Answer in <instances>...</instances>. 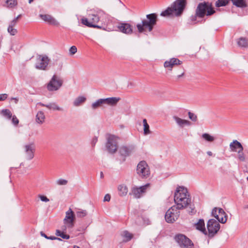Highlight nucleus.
Wrapping results in <instances>:
<instances>
[{"mask_svg": "<svg viewBox=\"0 0 248 248\" xmlns=\"http://www.w3.org/2000/svg\"><path fill=\"white\" fill-rule=\"evenodd\" d=\"M216 13L212 4L208 1H203L198 4L196 10L195 14L191 16V20L195 21L197 18H202L205 16H211Z\"/></svg>", "mask_w": 248, "mask_h": 248, "instance_id": "1", "label": "nucleus"}, {"mask_svg": "<svg viewBox=\"0 0 248 248\" xmlns=\"http://www.w3.org/2000/svg\"><path fill=\"white\" fill-rule=\"evenodd\" d=\"M186 0H176L165 10L162 11L160 16L164 17L174 16H181L186 5Z\"/></svg>", "mask_w": 248, "mask_h": 248, "instance_id": "2", "label": "nucleus"}, {"mask_svg": "<svg viewBox=\"0 0 248 248\" xmlns=\"http://www.w3.org/2000/svg\"><path fill=\"white\" fill-rule=\"evenodd\" d=\"M158 16L156 13H152L146 16V18L141 20V23L137 24L136 27L139 33L148 31L151 32L157 24Z\"/></svg>", "mask_w": 248, "mask_h": 248, "instance_id": "3", "label": "nucleus"}, {"mask_svg": "<svg viewBox=\"0 0 248 248\" xmlns=\"http://www.w3.org/2000/svg\"><path fill=\"white\" fill-rule=\"evenodd\" d=\"M183 200L186 201V204L189 203L191 201L187 189L183 186H179L177 188L174 196V201L178 209H184L181 202Z\"/></svg>", "mask_w": 248, "mask_h": 248, "instance_id": "4", "label": "nucleus"}, {"mask_svg": "<svg viewBox=\"0 0 248 248\" xmlns=\"http://www.w3.org/2000/svg\"><path fill=\"white\" fill-rule=\"evenodd\" d=\"M174 240L181 248H194L192 241L183 234H178L174 236Z\"/></svg>", "mask_w": 248, "mask_h": 248, "instance_id": "5", "label": "nucleus"}, {"mask_svg": "<svg viewBox=\"0 0 248 248\" xmlns=\"http://www.w3.org/2000/svg\"><path fill=\"white\" fill-rule=\"evenodd\" d=\"M103 15V13L100 12H97L96 14H89L88 17L91 24H93L94 26H92V28H97L106 30V26L105 24L100 23L101 20V16Z\"/></svg>", "mask_w": 248, "mask_h": 248, "instance_id": "6", "label": "nucleus"}, {"mask_svg": "<svg viewBox=\"0 0 248 248\" xmlns=\"http://www.w3.org/2000/svg\"><path fill=\"white\" fill-rule=\"evenodd\" d=\"M178 210L177 206L173 205L166 212L165 218L168 223H173L178 219L180 216Z\"/></svg>", "mask_w": 248, "mask_h": 248, "instance_id": "7", "label": "nucleus"}, {"mask_svg": "<svg viewBox=\"0 0 248 248\" xmlns=\"http://www.w3.org/2000/svg\"><path fill=\"white\" fill-rule=\"evenodd\" d=\"M136 171L139 176L145 178L150 175V170L148 164L145 161H140L137 165Z\"/></svg>", "mask_w": 248, "mask_h": 248, "instance_id": "8", "label": "nucleus"}, {"mask_svg": "<svg viewBox=\"0 0 248 248\" xmlns=\"http://www.w3.org/2000/svg\"><path fill=\"white\" fill-rule=\"evenodd\" d=\"M63 83V80L60 77L54 75L47 84V88L49 91H57L60 88Z\"/></svg>", "mask_w": 248, "mask_h": 248, "instance_id": "9", "label": "nucleus"}, {"mask_svg": "<svg viewBox=\"0 0 248 248\" xmlns=\"http://www.w3.org/2000/svg\"><path fill=\"white\" fill-rule=\"evenodd\" d=\"M207 227L208 232V236L212 238L214 236L220 228L218 222L214 219H210L207 224Z\"/></svg>", "mask_w": 248, "mask_h": 248, "instance_id": "10", "label": "nucleus"}, {"mask_svg": "<svg viewBox=\"0 0 248 248\" xmlns=\"http://www.w3.org/2000/svg\"><path fill=\"white\" fill-rule=\"evenodd\" d=\"M106 146L109 153H115L118 148V142L116 137L114 135H109L107 139Z\"/></svg>", "mask_w": 248, "mask_h": 248, "instance_id": "11", "label": "nucleus"}, {"mask_svg": "<svg viewBox=\"0 0 248 248\" xmlns=\"http://www.w3.org/2000/svg\"><path fill=\"white\" fill-rule=\"evenodd\" d=\"M49 59L46 55H39L37 57L35 68L37 69L45 70L49 62Z\"/></svg>", "mask_w": 248, "mask_h": 248, "instance_id": "12", "label": "nucleus"}, {"mask_svg": "<svg viewBox=\"0 0 248 248\" xmlns=\"http://www.w3.org/2000/svg\"><path fill=\"white\" fill-rule=\"evenodd\" d=\"M75 219V215L71 208L66 212V216L63 220L64 223L67 225L69 228H72L74 226V220Z\"/></svg>", "mask_w": 248, "mask_h": 248, "instance_id": "13", "label": "nucleus"}, {"mask_svg": "<svg viewBox=\"0 0 248 248\" xmlns=\"http://www.w3.org/2000/svg\"><path fill=\"white\" fill-rule=\"evenodd\" d=\"M24 151L26 155L27 159H32L34 157V153L35 151V147L33 143L24 145Z\"/></svg>", "mask_w": 248, "mask_h": 248, "instance_id": "14", "label": "nucleus"}, {"mask_svg": "<svg viewBox=\"0 0 248 248\" xmlns=\"http://www.w3.org/2000/svg\"><path fill=\"white\" fill-rule=\"evenodd\" d=\"M118 29L119 31L126 34H131L133 33L132 25L127 23H119L118 26Z\"/></svg>", "mask_w": 248, "mask_h": 248, "instance_id": "15", "label": "nucleus"}, {"mask_svg": "<svg viewBox=\"0 0 248 248\" xmlns=\"http://www.w3.org/2000/svg\"><path fill=\"white\" fill-rule=\"evenodd\" d=\"M182 62L177 58H172L169 60L166 61L164 63V66L168 68L170 70H171L173 66L175 65H181Z\"/></svg>", "mask_w": 248, "mask_h": 248, "instance_id": "16", "label": "nucleus"}, {"mask_svg": "<svg viewBox=\"0 0 248 248\" xmlns=\"http://www.w3.org/2000/svg\"><path fill=\"white\" fill-rule=\"evenodd\" d=\"M148 186V185H145L140 187H133L130 194H133L136 198H140V195L145 192Z\"/></svg>", "mask_w": 248, "mask_h": 248, "instance_id": "17", "label": "nucleus"}, {"mask_svg": "<svg viewBox=\"0 0 248 248\" xmlns=\"http://www.w3.org/2000/svg\"><path fill=\"white\" fill-rule=\"evenodd\" d=\"M37 104L42 107H45L50 110H58L60 111H64L63 108L62 107H59L55 102H51L47 104L39 102Z\"/></svg>", "mask_w": 248, "mask_h": 248, "instance_id": "18", "label": "nucleus"}, {"mask_svg": "<svg viewBox=\"0 0 248 248\" xmlns=\"http://www.w3.org/2000/svg\"><path fill=\"white\" fill-rule=\"evenodd\" d=\"M173 119L175 121L177 124L180 128H183L185 125H190L191 122L188 120L182 119L178 116H173Z\"/></svg>", "mask_w": 248, "mask_h": 248, "instance_id": "19", "label": "nucleus"}, {"mask_svg": "<svg viewBox=\"0 0 248 248\" xmlns=\"http://www.w3.org/2000/svg\"><path fill=\"white\" fill-rule=\"evenodd\" d=\"M40 17L45 22H47L48 23L56 25L58 24L57 21L51 16L49 15H39Z\"/></svg>", "mask_w": 248, "mask_h": 248, "instance_id": "20", "label": "nucleus"}, {"mask_svg": "<svg viewBox=\"0 0 248 248\" xmlns=\"http://www.w3.org/2000/svg\"><path fill=\"white\" fill-rule=\"evenodd\" d=\"M218 213V217H219L217 218L218 221L221 223H226L227 219V215L224 210L221 208H219Z\"/></svg>", "mask_w": 248, "mask_h": 248, "instance_id": "21", "label": "nucleus"}, {"mask_svg": "<svg viewBox=\"0 0 248 248\" xmlns=\"http://www.w3.org/2000/svg\"><path fill=\"white\" fill-rule=\"evenodd\" d=\"M195 226L196 229L202 232L203 234L206 235L207 231H206L205 228V223L203 219H200L199 220V221L195 223Z\"/></svg>", "mask_w": 248, "mask_h": 248, "instance_id": "22", "label": "nucleus"}, {"mask_svg": "<svg viewBox=\"0 0 248 248\" xmlns=\"http://www.w3.org/2000/svg\"><path fill=\"white\" fill-rule=\"evenodd\" d=\"M132 151V148H130L127 146H122L119 149V152L121 156L125 157L130 155Z\"/></svg>", "mask_w": 248, "mask_h": 248, "instance_id": "23", "label": "nucleus"}, {"mask_svg": "<svg viewBox=\"0 0 248 248\" xmlns=\"http://www.w3.org/2000/svg\"><path fill=\"white\" fill-rule=\"evenodd\" d=\"M105 104H107L109 106H115L120 100V98L112 97L107 98H104Z\"/></svg>", "mask_w": 248, "mask_h": 248, "instance_id": "24", "label": "nucleus"}, {"mask_svg": "<svg viewBox=\"0 0 248 248\" xmlns=\"http://www.w3.org/2000/svg\"><path fill=\"white\" fill-rule=\"evenodd\" d=\"M181 202L182 205H183L184 208H187V211L188 213L195 214L196 212V211L195 209L194 205L191 203V202H190L188 204H186V201L183 200V202Z\"/></svg>", "mask_w": 248, "mask_h": 248, "instance_id": "25", "label": "nucleus"}, {"mask_svg": "<svg viewBox=\"0 0 248 248\" xmlns=\"http://www.w3.org/2000/svg\"><path fill=\"white\" fill-rule=\"evenodd\" d=\"M233 4L237 7L245 8L247 6V4L245 0H230Z\"/></svg>", "mask_w": 248, "mask_h": 248, "instance_id": "26", "label": "nucleus"}, {"mask_svg": "<svg viewBox=\"0 0 248 248\" xmlns=\"http://www.w3.org/2000/svg\"><path fill=\"white\" fill-rule=\"evenodd\" d=\"M45 119V115L42 111H39L36 116V122L39 124H42Z\"/></svg>", "mask_w": 248, "mask_h": 248, "instance_id": "27", "label": "nucleus"}, {"mask_svg": "<svg viewBox=\"0 0 248 248\" xmlns=\"http://www.w3.org/2000/svg\"><path fill=\"white\" fill-rule=\"evenodd\" d=\"M121 236L124 238V239L123 240V241L124 242H127L131 240L133 236V234L131 233H130L127 231H123L121 234Z\"/></svg>", "mask_w": 248, "mask_h": 248, "instance_id": "28", "label": "nucleus"}, {"mask_svg": "<svg viewBox=\"0 0 248 248\" xmlns=\"http://www.w3.org/2000/svg\"><path fill=\"white\" fill-rule=\"evenodd\" d=\"M86 100V98L85 97L83 96H78L73 102V105L75 107H78L84 103Z\"/></svg>", "mask_w": 248, "mask_h": 248, "instance_id": "29", "label": "nucleus"}, {"mask_svg": "<svg viewBox=\"0 0 248 248\" xmlns=\"http://www.w3.org/2000/svg\"><path fill=\"white\" fill-rule=\"evenodd\" d=\"M118 189L119 191V194L121 196H125L128 192V188L124 185L119 186Z\"/></svg>", "mask_w": 248, "mask_h": 248, "instance_id": "30", "label": "nucleus"}, {"mask_svg": "<svg viewBox=\"0 0 248 248\" xmlns=\"http://www.w3.org/2000/svg\"><path fill=\"white\" fill-rule=\"evenodd\" d=\"M104 104H105L104 98L99 99L92 104V108L93 109H95Z\"/></svg>", "mask_w": 248, "mask_h": 248, "instance_id": "31", "label": "nucleus"}, {"mask_svg": "<svg viewBox=\"0 0 248 248\" xmlns=\"http://www.w3.org/2000/svg\"><path fill=\"white\" fill-rule=\"evenodd\" d=\"M55 234L58 236L61 237L63 239H69L70 238L69 235L66 234L64 230L61 231L59 230H57L56 231Z\"/></svg>", "mask_w": 248, "mask_h": 248, "instance_id": "32", "label": "nucleus"}, {"mask_svg": "<svg viewBox=\"0 0 248 248\" xmlns=\"http://www.w3.org/2000/svg\"><path fill=\"white\" fill-rule=\"evenodd\" d=\"M239 46H248V40L245 37H240L237 42Z\"/></svg>", "mask_w": 248, "mask_h": 248, "instance_id": "33", "label": "nucleus"}, {"mask_svg": "<svg viewBox=\"0 0 248 248\" xmlns=\"http://www.w3.org/2000/svg\"><path fill=\"white\" fill-rule=\"evenodd\" d=\"M230 0H217L215 3V6L217 7L225 6L230 2Z\"/></svg>", "mask_w": 248, "mask_h": 248, "instance_id": "34", "label": "nucleus"}, {"mask_svg": "<svg viewBox=\"0 0 248 248\" xmlns=\"http://www.w3.org/2000/svg\"><path fill=\"white\" fill-rule=\"evenodd\" d=\"M1 114L8 119H10L12 117V113L9 109H3L1 111Z\"/></svg>", "mask_w": 248, "mask_h": 248, "instance_id": "35", "label": "nucleus"}, {"mask_svg": "<svg viewBox=\"0 0 248 248\" xmlns=\"http://www.w3.org/2000/svg\"><path fill=\"white\" fill-rule=\"evenodd\" d=\"M202 138L208 142H213L215 138L208 133H203L202 135Z\"/></svg>", "mask_w": 248, "mask_h": 248, "instance_id": "36", "label": "nucleus"}, {"mask_svg": "<svg viewBox=\"0 0 248 248\" xmlns=\"http://www.w3.org/2000/svg\"><path fill=\"white\" fill-rule=\"evenodd\" d=\"M143 124L144 126V133L145 135L149 134L151 133L149 129V125L147 124V120L144 119L143 120Z\"/></svg>", "mask_w": 248, "mask_h": 248, "instance_id": "37", "label": "nucleus"}, {"mask_svg": "<svg viewBox=\"0 0 248 248\" xmlns=\"http://www.w3.org/2000/svg\"><path fill=\"white\" fill-rule=\"evenodd\" d=\"M81 23L88 27H92L94 26L93 24H91L89 20V17L88 18L83 17L81 19Z\"/></svg>", "mask_w": 248, "mask_h": 248, "instance_id": "38", "label": "nucleus"}, {"mask_svg": "<svg viewBox=\"0 0 248 248\" xmlns=\"http://www.w3.org/2000/svg\"><path fill=\"white\" fill-rule=\"evenodd\" d=\"M5 4L8 8H13L17 4L16 0H6Z\"/></svg>", "mask_w": 248, "mask_h": 248, "instance_id": "39", "label": "nucleus"}, {"mask_svg": "<svg viewBox=\"0 0 248 248\" xmlns=\"http://www.w3.org/2000/svg\"><path fill=\"white\" fill-rule=\"evenodd\" d=\"M76 215L78 217H83L87 215V212L85 210H79L76 212Z\"/></svg>", "mask_w": 248, "mask_h": 248, "instance_id": "40", "label": "nucleus"}, {"mask_svg": "<svg viewBox=\"0 0 248 248\" xmlns=\"http://www.w3.org/2000/svg\"><path fill=\"white\" fill-rule=\"evenodd\" d=\"M40 234H41V235L42 236H43V237H45L47 239H50V240H59V241H62V240L60 238L57 237H55V236H49V237H47V235L45 233H44L43 232H40Z\"/></svg>", "mask_w": 248, "mask_h": 248, "instance_id": "41", "label": "nucleus"}, {"mask_svg": "<svg viewBox=\"0 0 248 248\" xmlns=\"http://www.w3.org/2000/svg\"><path fill=\"white\" fill-rule=\"evenodd\" d=\"M188 115L189 118L192 122H196L197 121V120H198L197 116L195 113L191 112L190 111H189L188 112Z\"/></svg>", "mask_w": 248, "mask_h": 248, "instance_id": "42", "label": "nucleus"}, {"mask_svg": "<svg viewBox=\"0 0 248 248\" xmlns=\"http://www.w3.org/2000/svg\"><path fill=\"white\" fill-rule=\"evenodd\" d=\"M7 31L11 35H15L17 33V30L14 27H8Z\"/></svg>", "mask_w": 248, "mask_h": 248, "instance_id": "43", "label": "nucleus"}, {"mask_svg": "<svg viewBox=\"0 0 248 248\" xmlns=\"http://www.w3.org/2000/svg\"><path fill=\"white\" fill-rule=\"evenodd\" d=\"M234 143H235V145L237 146V148H239V150L238 151V153H240L243 152L244 148L241 143L238 141L237 140H234Z\"/></svg>", "mask_w": 248, "mask_h": 248, "instance_id": "44", "label": "nucleus"}, {"mask_svg": "<svg viewBox=\"0 0 248 248\" xmlns=\"http://www.w3.org/2000/svg\"><path fill=\"white\" fill-rule=\"evenodd\" d=\"M238 153V158L239 160L240 161L244 162L245 161L246 158H245V155H244L243 152H242Z\"/></svg>", "mask_w": 248, "mask_h": 248, "instance_id": "45", "label": "nucleus"}, {"mask_svg": "<svg viewBox=\"0 0 248 248\" xmlns=\"http://www.w3.org/2000/svg\"><path fill=\"white\" fill-rule=\"evenodd\" d=\"M218 208H219L214 207L212 211V215L216 218L219 217H218V214H217V211H218Z\"/></svg>", "mask_w": 248, "mask_h": 248, "instance_id": "46", "label": "nucleus"}, {"mask_svg": "<svg viewBox=\"0 0 248 248\" xmlns=\"http://www.w3.org/2000/svg\"><path fill=\"white\" fill-rule=\"evenodd\" d=\"M12 123L15 125L17 126L19 123L18 119L17 118V117L15 115L12 116Z\"/></svg>", "mask_w": 248, "mask_h": 248, "instance_id": "47", "label": "nucleus"}, {"mask_svg": "<svg viewBox=\"0 0 248 248\" xmlns=\"http://www.w3.org/2000/svg\"><path fill=\"white\" fill-rule=\"evenodd\" d=\"M230 147L231 150L233 152H236L237 146L235 145V143H234V140L231 142L230 144Z\"/></svg>", "mask_w": 248, "mask_h": 248, "instance_id": "48", "label": "nucleus"}, {"mask_svg": "<svg viewBox=\"0 0 248 248\" xmlns=\"http://www.w3.org/2000/svg\"><path fill=\"white\" fill-rule=\"evenodd\" d=\"M77 52V47H70L69 49V54L73 55Z\"/></svg>", "mask_w": 248, "mask_h": 248, "instance_id": "49", "label": "nucleus"}, {"mask_svg": "<svg viewBox=\"0 0 248 248\" xmlns=\"http://www.w3.org/2000/svg\"><path fill=\"white\" fill-rule=\"evenodd\" d=\"M67 183V181L64 179H60L57 181V184L59 185H65Z\"/></svg>", "mask_w": 248, "mask_h": 248, "instance_id": "50", "label": "nucleus"}, {"mask_svg": "<svg viewBox=\"0 0 248 248\" xmlns=\"http://www.w3.org/2000/svg\"><path fill=\"white\" fill-rule=\"evenodd\" d=\"M8 97V94L6 93L0 94V101H4Z\"/></svg>", "mask_w": 248, "mask_h": 248, "instance_id": "51", "label": "nucleus"}, {"mask_svg": "<svg viewBox=\"0 0 248 248\" xmlns=\"http://www.w3.org/2000/svg\"><path fill=\"white\" fill-rule=\"evenodd\" d=\"M39 197L42 202H48L49 201V200L45 196L39 195Z\"/></svg>", "mask_w": 248, "mask_h": 248, "instance_id": "52", "label": "nucleus"}, {"mask_svg": "<svg viewBox=\"0 0 248 248\" xmlns=\"http://www.w3.org/2000/svg\"><path fill=\"white\" fill-rule=\"evenodd\" d=\"M17 22L16 19H13V20H12L10 23H9V26L8 27H14V26H15L16 24L17 23Z\"/></svg>", "mask_w": 248, "mask_h": 248, "instance_id": "53", "label": "nucleus"}, {"mask_svg": "<svg viewBox=\"0 0 248 248\" xmlns=\"http://www.w3.org/2000/svg\"><path fill=\"white\" fill-rule=\"evenodd\" d=\"M110 200V196L109 194H106L104 198V202H109Z\"/></svg>", "mask_w": 248, "mask_h": 248, "instance_id": "54", "label": "nucleus"}, {"mask_svg": "<svg viewBox=\"0 0 248 248\" xmlns=\"http://www.w3.org/2000/svg\"><path fill=\"white\" fill-rule=\"evenodd\" d=\"M97 138L95 137L94 138H93V139L92 140V145L94 146L95 145V144H96V143L97 142Z\"/></svg>", "mask_w": 248, "mask_h": 248, "instance_id": "55", "label": "nucleus"}, {"mask_svg": "<svg viewBox=\"0 0 248 248\" xmlns=\"http://www.w3.org/2000/svg\"><path fill=\"white\" fill-rule=\"evenodd\" d=\"M11 100H14L16 104H17L18 101V98L17 97H12Z\"/></svg>", "mask_w": 248, "mask_h": 248, "instance_id": "56", "label": "nucleus"}, {"mask_svg": "<svg viewBox=\"0 0 248 248\" xmlns=\"http://www.w3.org/2000/svg\"><path fill=\"white\" fill-rule=\"evenodd\" d=\"M21 17V15H19L17 16L16 17L14 18V19H16L17 21H18V20L19 18H20Z\"/></svg>", "mask_w": 248, "mask_h": 248, "instance_id": "57", "label": "nucleus"}, {"mask_svg": "<svg viewBox=\"0 0 248 248\" xmlns=\"http://www.w3.org/2000/svg\"><path fill=\"white\" fill-rule=\"evenodd\" d=\"M66 229V226L65 225H64L62 228V230H64V232H65Z\"/></svg>", "mask_w": 248, "mask_h": 248, "instance_id": "58", "label": "nucleus"}, {"mask_svg": "<svg viewBox=\"0 0 248 248\" xmlns=\"http://www.w3.org/2000/svg\"><path fill=\"white\" fill-rule=\"evenodd\" d=\"M184 72H183L181 74L179 75H178L177 76V78H180L181 77H182L183 76H184Z\"/></svg>", "mask_w": 248, "mask_h": 248, "instance_id": "59", "label": "nucleus"}, {"mask_svg": "<svg viewBox=\"0 0 248 248\" xmlns=\"http://www.w3.org/2000/svg\"><path fill=\"white\" fill-rule=\"evenodd\" d=\"M207 155H209V156H212V155H213V154H212V152H211V151H208V152H207Z\"/></svg>", "mask_w": 248, "mask_h": 248, "instance_id": "60", "label": "nucleus"}, {"mask_svg": "<svg viewBox=\"0 0 248 248\" xmlns=\"http://www.w3.org/2000/svg\"><path fill=\"white\" fill-rule=\"evenodd\" d=\"M104 177V174L102 171L100 172V178H103Z\"/></svg>", "mask_w": 248, "mask_h": 248, "instance_id": "61", "label": "nucleus"}, {"mask_svg": "<svg viewBox=\"0 0 248 248\" xmlns=\"http://www.w3.org/2000/svg\"><path fill=\"white\" fill-rule=\"evenodd\" d=\"M60 69H61L62 67V62L60 63Z\"/></svg>", "mask_w": 248, "mask_h": 248, "instance_id": "62", "label": "nucleus"}, {"mask_svg": "<svg viewBox=\"0 0 248 248\" xmlns=\"http://www.w3.org/2000/svg\"><path fill=\"white\" fill-rule=\"evenodd\" d=\"M34 0H29V3H31Z\"/></svg>", "mask_w": 248, "mask_h": 248, "instance_id": "63", "label": "nucleus"}, {"mask_svg": "<svg viewBox=\"0 0 248 248\" xmlns=\"http://www.w3.org/2000/svg\"><path fill=\"white\" fill-rule=\"evenodd\" d=\"M74 248H79V247H78V246H76V247H74Z\"/></svg>", "mask_w": 248, "mask_h": 248, "instance_id": "64", "label": "nucleus"}]
</instances>
